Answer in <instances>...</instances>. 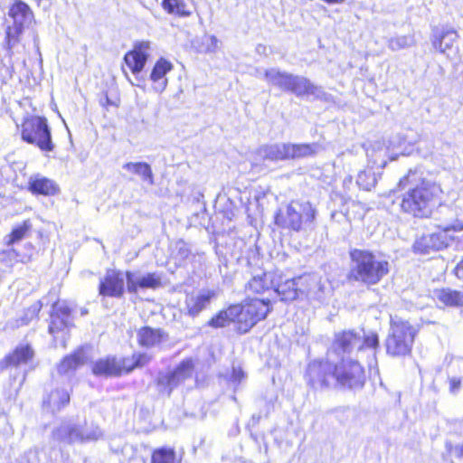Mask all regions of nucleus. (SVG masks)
<instances>
[{
	"label": "nucleus",
	"instance_id": "nucleus-24",
	"mask_svg": "<svg viewBox=\"0 0 463 463\" xmlns=\"http://www.w3.org/2000/svg\"><path fill=\"white\" fill-rule=\"evenodd\" d=\"M174 66L168 60L159 58L154 64L150 72V80L157 91H163L167 85L166 74L173 70Z\"/></svg>",
	"mask_w": 463,
	"mask_h": 463
},
{
	"label": "nucleus",
	"instance_id": "nucleus-34",
	"mask_svg": "<svg viewBox=\"0 0 463 463\" xmlns=\"http://www.w3.org/2000/svg\"><path fill=\"white\" fill-rule=\"evenodd\" d=\"M303 278V285L307 287L303 288L301 294H306L310 298L321 299L324 295V286L321 279L317 276H305Z\"/></svg>",
	"mask_w": 463,
	"mask_h": 463
},
{
	"label": "nucleus",
	"instance_id": "nucleus-6",
	"mask_svg": "<svg viewBox=\"0 0 463 463\" xmlns=\"http://www.w3.org/2000/svg\"><path fill=\"white\" fill-rule=\"evenodd\" d=\"M440 213L446 215L442 224L439 227L442 230V232L430 233L421 236L417 239L413 244V250L420 254H429L431 251L439 250L448 245V240L444 233L454 231H463V223L454 220L455 210L449 205H440Z\"/></svg>",
	"mask_w": 463,
	"mask_h": 463
},
{
	"label": "nucleus",
	"instance_id": "nucleus-26",
	"mask_svg": "<svg viewBox=\"0 0 463 463\" xmlns=\"http://www.w3.org/2000/svg\"><path fill=\"white\" fill-rule=\"evenodd\" d=\"M303 278L286 279L278 284L274 291L280 297L282 301H291L296 299L303 291Z\"/></svg>",
	"mask_w": 463,
	"mask_h": 463
},
{
	"label": "nucleus",
	"instance_id": "nucleus-48",
	"mask_svg": "<svg viewBox=\"0 0 463 463\" xmlns=\"http://www.w3.org/2000/svg\"><path fill=\"white\" fill-rule=\"evenodd\" d=\"M219 41L216 37L211 36L210 43L207 45L208 52H214L218 48Z\"/></svg>",
	"mask_w": 463,
	"mask_h": 463
},
{
	"label": "nucleus",
	"instance_id": "nucleus-12",
	"mask_svg": "<svg viewBox=\"0 0 463 463\" xmlns=\"http://www.w3.org/2000/svg\"><path fill=\"white\" fill-rule=\"evenodd\" d=\"M308 385L315 390H324L335 386L334 359L327 354L326 361L311 362L306 372Z\"/></svg>",
	"mask_w": 463,
	"mask_h": 463
},
{
	"label": "nucleus",
	"instance_id": "nucleus-38",
	"mask_svg": "<svg viewBox=\"0 0 463 463\" xmlns=\"http://www.w3.org/2000/svg\"><path fill=\"white\" fill-rule=\"evenodd\" d=\"M99 104L107 111L118 109L120 106L119 91L114 88L106 90L99 99Z\"/></svg>",
	"mask_w": 463,
	"mask_h": 463
},
{
	"label": "nucleus",
	"instance_id": "nucleus-55",
	"mask_svg": "<svg viewBox=\"0 0 463 463\" xmlns=\"http://www.w3.org/2000/svg\"><path fill=\"white\" fill-rule=\"evenodd\" d=\"M399 138V145L402 144V140H401V137H397Z\"/></svg>",
	"mask_w": 463,
	"mask_h": 463
},
{
	"label": "nucleus",
	"instance_id": "nucleus-20",
	"mask_svg": "<svg viewBox=\"0 0 463 463\" xmlns=\"http://www.w3.org/2000/svg\"><path fill=\"white\" fill-rule=\"evenodd\" d=\"M34 357V350L29 344L15 346L0 361V370L10 367H19L22 364L30 363Z\"/></svg>",
	"mask_w": 463,
	"mask_h": 463
},
{
	"label": "nucleus",
	"instance_id": "nucleus-29",
	"mask_svg": "<svg viewBox=\"0 0 463 463\" xmlns=\"http://www.w3.org/2000/svg\"><path fill=\"white\" fill-rule=\"evenodd\" d=\"M182 457L174 447L162 446L151 451L150 463H181Z\"/></svg>",
	"mask_w": 463,
	"mask_h": 463
},
{
	"label": "nucleus",
	"instance_id": "nucleus-56",
	"mask_svg": "<svg viewBox=\"0 0 463 463\" xmlns=\"http://www.w3.org/2000/svg\"><path fill=\"white\" fill-rule=\"evenodd\" d=\"M35 1L37 2L38 5H40L43 0H35Z\"/></svg>",
	"mask_w": 463,
	"mask_h": 463
},
{
	"label": "nucleus",
	"instance_id": "nucleus-21",
	"mask_svg": "<svg viewBox=\"0 0 463 463\" xmlns=\"http://www.w3.org/2000/svg\"><path fill=\"white\" fill-rule=\"evenodd\" d=\"M127 291L137 294L139 288H157L162 285L161 278L155 272L147 273L139 279H135L132 271H126Z\"/></svg>",
	"mask_w": 463,
	"mask_h": 463
},
{
	"label": "nucleus",
	"instance_id": "nucleus-45",
	"mask_svg": "<svg viewBox=\"0 0 463 463\" xmlns=\"http://www.w3.org/2000/svg\"><path fill=\"white\" fill-rule=\"evenodd\" d=\"M449 451L457 458L463 457V443L450 446V448H449Z\"/></svg>",
	"mask_w": 463,
	"mask_h": 463
},
{
	"label": "nucleus",
	"instance_id": "nucleus-33",
	"mask_svg": "<svg viewBox=\"0 0 463 463\" xmlns=\"http://www.w3.org/2000/svg\"><path fill=\"white\" fill-rule=\"evenodd\" d=\"M8 15L14 20V23L25 22L33 17V13L30 6L22 0H14L9 7Z\"/></svg>",
	"mask_w": 463,
	"mask_h": 463
},
{
	"label": "nucleus",
	"instance_id": "nucleus-3",
	"mask_svg": "<svg viewBox=\"0 0 463 463\" xmlns=\"http://www.w3.org/2000/svg\"><path fill=\"white\" fill-rule=\"evenodd\" d=\"M264 76L269 83L297 97L312 96L316 99L330 100V95L321 86L314 84L304 76L281 71L275 68L266 70Z\"/></svg>",
	"mask_w": 463,
	"mask_h": 463
},
{
	"label": "nucleus",
	"instance_id": "nucleus-17",
	"mask_svg": "<svg viewBox=\"0 0 463 463\" xmlns=\"http://www.w3.org/2000/svg\"><path fill=\"white\" fill-rule=\"evenodd\" d=\"M51 439L56 444L70 446L88 441L90 435L84 434L77 425L61 424L52 431Z\"/></svg>",
	"mask_w": 463,
	"mask_h": 463
},
{
	"label": "nucleus",
	"instance_id": "nucleus-2",
	"mask_svg": "<svg viewBox=\"0 0 463 463\" xmlns=\"http://www.w3.org/2000/svg\"><path fill=\"white\" fill-rule=\"evenodd\" d=\"M350 258V278L357 282L376 285L389 273V262L372 251L354 249L351 250Z\"/></svg>",
	"mask_w": 463,
	"mask_h": 463
},
{
	"label": "nucleus",
	"instance_id": "nucleus-1",
	"mask_svg": "<svg viewBox=\"0 0 463 463\" xmlns=\"http://www.w3.org/2000/svg\"><path fill=\"white\" fill-rule=\"evenodd\" d=\"M442 190L434 182L420 179L413 187H410L403 194L401 209L413 217L426 218L430 216L432 209L441 198Z\"/></svg>",
	"mask_w": 463,
	"mask_h": 463
},
{
	"label": "nucleus",
	"instance_id": "nucleus-23",
	"mask_svg": "<svg viewBox=\"0 0 463 463\" xmlns=\"http://www.w3.org/2000/svg\"><path fill=\"white\" fill-rule=\"evenodd\" d=\"M255 155L262 160H288L287 143H272L262 145L256 149Z\"/></svg>",
	"mask_w": 463,
	"mask_h": 463
},
{
	"label": "nucleus",
	"instance_id": "nucleus-47",
	"mask_svg": "<svg viewBox=\"0 0 463 463\" xmlns=\"http://www.w3.org/2000/svg\"><path fill=\"white\" fill-rule=\"evenodd\" d=\"M232 378L234 382L240 383L244 378V373L241 368H233Z\"/></svg>",
	"mask_w": 463,
	"mask_h": 463
},
{
	"label": "nucleus",
	"instance_id": "nucleus-37",
	"mask_svg": "<svg viewBox=\"0 0 463 463\" xmlns=\"http://www.w3.org/2000/svg\"><path fill=\"white\" fill-rule=\"evenodd\" d=\"M273 286L271 274L263 273L254 276L248 283V290L260 294Z\"/></svg>",
	"mask_w": 463,
	"mask_h": 463
},
{
	"label": "nucleus",
	"instance_id": "nucleus-52",
	"mask_svg": "<svg viewBox=\"0 0 463 463\" xmlns=\"http://www.w3.org/2000/svg\"><path fill=\"white\" fill-rule=\"evenodd\" d=\"M26 247L29 248L30 250L33 249V245L32 243H27Z\"/></svg>",
	"mask_w": 463,
	"mask_h": 463
},
{
	"label": "nucleus",
	"instance_id": "nucleus-42",
	"mask_svg": "<svg viewBox=\"0 0 463 463\" xmlns=\"http://www.w3.org/2000/svg\"><path fill=\"white\" fill-rule=\"evenodd\" d=\"M188 314L194 317L203 309V296H190L186 299Z\"/></svg>",
	"mask_w": 463,
	"mask_h": 463
},
{
	"label": "nucleus",
	"instance_id": "nucleus-27",
	"mask_svg": "<svg viewBox=\"0 0 463 463\" xmlns=\"http://www.w3.org/2000/svg\"><path fill=\"white\" fill-rule=\"evenodd\" d=\"M161 6L166 14L175 17H188L195 10L189 0H162Z\"/></svg>",
	"mask_w": 463,
	"mask_h": 463
},
{
	"label": "nucleus",
	"instance_id": "nucleus-46",
	"mask_svg": "<svg viewBox=\"0 0 463 463\" xmlns=\"http://www.w3.org/2000/svg\"><path fill=\"white\" fill-rule=\"evenodd\" d=\"M27 313H30V316L27 314L25 317L21 318V325H27L31 320L33 318H36L38 317V312H36L34 309L31 310L30 308L27 310Z\"/></svg>",
	"mask_w": 463,
	"mask_h": 463
},
{
	"label": "nucleus",
	"instance_id": "nucleus-14",
	"mask_svg": "<svg viewBox=\"0 0 463 463\" xmlns=\"http://www.w3.org/2000/svg\"><path fill=\"white\" fill-rule=\"evenodd\" d=\"M194 371L192 359L184 360L173 371L160 374L156 384L161 392L170 395L175 388L193 376Z\"/></svg>",
	"mask_w": 463,
	"mask_h": 463
},
{
	"label": "nucleus",
	"instance_id": "nucleus-5",
	"mask_svg": "<svg viewBox=\"0 0 463 463\" xmlns=\"http://www.w3.org/2000/svg\"><path fill=\"white\" fill-rule=\"evenodd\" d=\"M151 360L152 356L145 352H134L131 356L121 359L115 355H107L92 364L91 373L98 377H119L146 366Z\"/></svg>",
	"mask_w": 463,
	"mask_h": 463
},
{
	"label": "nucleus",
	"instance_id": "nucleus-41",
	"mask_svg": "<svg viewBox=\"0 0 463 463\" xmlns=\"http://www.w3.org/2000/svg\"><path fill=\"white\" fill-rule=\"evenodd\" d=\"M356 183L364 190L370 191L374 187L376 179L373 173L363 171L358 174Z\"/></svg>",
	"mask_w": 463,
	"mask_h": 463
},
{
	"label": "nucleus",
	"instance_id": "nucleus-31",
	"mask_svg": "<svg viewBox=\"0 0 463 463\" xmlns=\"http://www.w3.org/2000/svg\"><path fill=\"white\" fill-rule=\"evenodd\" d=\"M319 146L312 144H292L287 143L288 160L300 159L313 156L317 153Z\"/></svg>",
	"mask_w": 463,
	"mask_h": 463
},
{
	"label": "nucleus",
	"instance_id": "nucleus-16",
	"mask_svg": "<svg viewBox=\"0 0 463 463\" xmlns=\"http://www.w3.org/2000/svg\"><path fill=\"white\" fill-rule=\"evenodd\" d=\"M149 41H137L133 43L132 49L124 55V63L131 73H140L146 63L150 50Z\"/></svg>",
	"mask_w": 463,
	"mask_h": 463
},
{
	"label": "nucleus",
	"instance_id": "nucleus-53",
	"mask_svg": "<svg viewBox=\"0 0 463 463\" xmlns=\"http://www.w3.org/2000/svg\"><path fill=\"white\" fill-rule=\"evenodd\" d=\"M389 157L391 160H395L397 158V156L390 155Z\"/></svg>",
	"mask_w": 463,
	"mask_h": 463
},
{
	"label": "nucleus",
	"instance_id": "nucleus-9",
	"mask_svg": "<svg viewBox=\"0 0 463 463\" xmlns=\"http://www.w3.org/2000/svg\"><path fill=\"white\" fill-rule=\"evenodd\" d=\"M335 386L356 390L361 389L365 383L364 367L358 362V357L334 358Z\"/></svg>",
	"mask_w": 463,
	"mask_h": 463
},
{
	"label": "nucleus",
	"instance_id": "nucleus-43",
	"mask_svg": "<svg viewBox=\"0 0 463 463\" xmlns=\"http://www.w3.org/2000/svg\"><path fill=\"white\" fill-rule=\"evenodd\" d=\"M418 180L416 178V171L410 170L408 175L402 177L399 182V186L404 188L407 184H412Z\"/></svg>",
	"mask_w": 463,
	"mask_h": 463
},
{
	"label": "nucleus",
	"instance_id": "nucleus-39",
	"mask_svg": "<svg viewBox=\"0 0 463 463\" xmlns=\"http://www.w3.org/2000/svg\"><path fill=\"white\" fill-rule=\"evenodd\" d=\"M415 44L413 35H401L392 37L387 42V46L392 52H397L402 49L411 47Z\"/></svg>",
	"mask_w": 463,
	"mask_h": 463
},
{
	"label": "nucleus",
	"instance_id": "nucleus-50",
	"mask_svg": "<svg viewBox=\"0 0 463 463\" xmlns=\"http://www.w3.org/2000/svg\"><path fill=\"white\" fill-rule=\"evenodd\" d=\"M220 294V290H208L207 293H204V303Z\"/></svg>",
	"mask_w": 463,
	"mask_h": 463
},
{
	"label": "nucleus",
	"instance_id": "nucleus-49",
	"mask_svg": "<svg viewBox=\"0 0 463 463\" xmlns=\"http://www.w3.org/2000/svg\"><path fill=\"white\" fill-rule=\"evenodd\" d=\"M13 251L14 252L16 258H18L19 261L23 262V263H26L28 261H30L32 260V254H24V255H20L19 253H17L15 250H13Z\"/></svg>",
	"mask_w": 463,
	"mask_h": 463
},
{
	"label": "nucleus",
	"instance_id": "nucleus-19",
	"mask_svg": "<svg viewBox=\"0 0 463 463\" xmlns=\"http://www.w3.org/2000/svg\"><path fill=\"white\" fill-rule=\"evenodd\" d=\"M168 338V333L161 327L143 326L137 330V343L142 348L158 347Z\"/></svg>",
	"mask_w": 463,
	"mask_h": 463
},
{
	"label": "nucleus",
	"instance_id": "nucleus-7",
	"mask_svg": "<svg viewBox=\"0 0 463 463\" xmlns=\"http://www.w3.org/2000/svg\"><path fill=\"white\" fill-rule=\"evenodd\" d=\"M316 219V210L308 202H292L279 209L275 224L282 229L300 232L304 226L310 227Z\"/></svg>",
	"mask_w": 463,
	"mask_h": 463
},
{
	"label": "nucleus",
	"instance_id": "nucleus-18",
	"mask_svg": "<svg viewBox=\"0 0 463 463\" xmlns=\"http://www.w3.org/2000/svg\"><path fill=\"white\" fill-rule=\"evenodd\" d=\"M88 361L86 348L80 345L68 354H65L56 364V372L59 376L73 374Z\"/></svg>",
	"mask_w": 463,
	"mask_h": 463
},
{
	"label": "nucleus",
	"instance_id": "nucleus-30",
	"mask_svg": "<svg viewBox=\"0 0 463 463\" xmlns=\"http://www.w3.org/2000/svg\"><path fill=\"white\" fill-rule=\"evenodd\" d=\"M32 228L31 220H24L20 224L12 228L10 232L5 237L4 244L6 247L14 246L15 243L28 237L32 232Z\"/></svg>",
	"mask_w": 463,
	"mask_h": 463
},
{
	"label": "nucleus",
	"instance_id": "nucleus-36",
	"mask_svg": "<svg viewBox=\"0 0 463 463\" xmlns=\"http://www.w3.org/2000/svg\"><path fill=\"white\" fill-rule=\"evenodd\" d=\"M24 32V24L22 22L14 23L7 26L5 30V45L8 52H12L13 48L20 43L21 35Z\"/></svg>",
	"mask_w": 463,
	"mask_h": 463
},
{
	"label": "nucleus",
	"instance_id": "nucleus-8",
	"mask_svg": "<svg viewBox=\"0 0 463 463\" xmlns=\"http://www.w3.org/2000/svg\"><path fill=\"white\" fill-rule=\"evenodd\" d=\"M20 135L23 141L35 146L43 152L54 149L51 129L44 117L33 115L24 118L20 125Z\"/></svg>",
	"mask_w": 463,
	"mask_h": 463
},
{
	"label": "nucleus",
	"instance_id": "nucleus-35",
	"mask_svg": "<svg viewBox=\"0 0 463 463\" xmlns=\"http://www.w3.org/2000/svg\"><path fill=\"white\" fill-rule=\"evenodd\" d=\"M123 168L140 175L149 185H153L155 184L151 166L146 162H128L123 165Z\"/></svg>",
	"mask_w": 463,
	"mask_h": 463
},
{
	"label": "nucleus",
	"instance_id": "nucleus-40",
	"mask_svg": "<svg viewBox=\"0 0 463 463\" xmlns=\"http://www.w3.org/2000/svg\"><path fill=\"white\" fill-rule=\"evenodd\" d=\"M232 321H235V317L230 313L229 307L227 310L220 311L208 324L212 327L218 328L223 327Z\"/></svg>",
	"mask_w": 463,
	"mask_h": 463
},
{
	"label": "nucleus",
	"instance_id": "nucleus-51",
	"mask_svg": "<svg viewBox=\"0 0 463 463\" xmlns=\"http://www.w3.org/2000/svg\"><path fill=\"white\" fill-rule=\"evenodd\" d=\"M455 270L458 278H463V260L456 266Z\"/></svg>",
	"mask_w": 463,
	"mask_h": 463
},
{
	"label": "nucleus",
	"instance_id": "nucleus-22",
	"mask_svg": "<svg viewBox=\"0 0 463 463\" xmlns=\"http://www.w3.org/2000/svg\"><path fill=\"white\" fill-rule=\"evenodd\" d=\"M27 190L35 196L51 197L61 192L59 184L52 179L36 175L28 182Z\"/></svg>",
	"mask_w": 463,
	"mask_h": 463
},
{
	"label": "nucleus",
	"instance_id": "nucleus-15",
	"mask_svg": "<svg viewBox=\"0 0 463 463\" xmlns=\"http://www.w3.org/2000/svg\"><path fill=\"white\" fill-rule=\"evenodd\" d=\"M125 279V273L121 270L116 269H108L99 279L98 285L99 295L102 298H123L127 290Z\"/></svg>",
	"mask_w": 463,
	"mask_h": 463
},
{
	"label": "nucleus",
	"instance_id": "nucleus-44",
	"mask_svg": "<svg viewBox=\"0 0 463 463\" xmlns=\"http://www.w3.org/2000/svg\"><path fill=\"white\" fill-rule=\"evenodd\" d=\"M461 387V381L459 378L452 377L449 378V391L452 393H456Z\"/></svg>",
	"mask_w": 463,
	"mask_h": 463
},
{
	"label": "nucleus",
	"instance_id": "nucleus-4",
	"mask_svg": "<svg viewBox=\"0 0 463 463\" xmlns=\"http://www.w3.org/2000/svg\"><path fill=\"white\" fill-rule=\"evenodd\" d=\"M379 347V337L374 332H363V335L354 330H345L335 335L332 345L327 353L330 358L352 357L356 352V357L365 349L375 351Z\"/></svg>",
	"mask_w": 463,
	"mask_h": 463
},
{
	"label": "nucleus",
	"instance_id": "nucleus-32",
	"mask_svg": "<svg viewBox=\"0 0 463 463\" xmlns=\"http://www.w3.org/2000/svg\"><path fill=\"white\" fill-rule=\"evenodd\" d=\"M437 299L448 307H463V288L454 290L451 288H441L435 291Z\"/></svg>",
	"mask_w": 463,
	"mask_h": 463
},
{
	"label": "nucleus",
	"instance_id": "nucleus-11",
	"mask_svg": "<svg viewBox=\"0 0 463 463\" xmlns=\"http://www.w3.org/2000/svg\"><path fill=\"white\" fill-rule=\"evenodd\" d=\"M269 300L252 299L244 306L230 307V313L234 315L239 324V330L246 333L259 321L264 319L269 312Z\"/></svg>",
	"mask_w": 463,
	"mask_h": 463
},
{
	"label": "nucleus",
	"instance_id": "nucleus-13",
	"mask_svg": "<svg viewBox=\"0 0 463 463\" xmlns=\"http://www.w3.org/2000/svg\"><path fill=\"white\" fill-rule=\"evenodd\" d=\"M73 307L62 299L55 300L49 313L48 333L53 336L69 332L74 326Z\"/></svg>",
	"mask_w": 463,
	"mask_h": 463
},
{
	"label": "nucleus",
	"instance_id": "nucleus-25",
	"mask_svg": "<svg viewBox=\"0 0 463 463\" xmlns=\"http://www.w3.org/2000/svg\"><path fill=\"white\" fill-rule=\"evenodd\" d=\"M458 38V34L455 30H443L439 35H436L432 43L433 46L440 52L449 57L456 53L457 46H455Z\"/></svg>",
	"mask_w": 463,
	"mask_h": 463
},
{
	"label": "nucleus",
	"instance_id": "nucleus-10",
	"mask_svg": "<svg viewBox=\"0 0 463 463\" xmlns=\"http://www.w3.org/2000/svg\"><path fill=\"white\" fill-rule=\"evenodd\" d=\"M415 330L406 321L392 319L389 335L385 341L386 351L392 356L406 355L414 342Z\"/></svg>",
	"mask_w": 463,
	"mask_h": 463
},
{
	"label": "nucleus",
	"instance_id": "nucleus-54",
	"mask_svg": "<svg viewBox=\"0 0 463 463\" xmlns=\"http://www.w3.org/2000/svg\"><path fill=\"white\" fill-rule=\"evenodd\" d=\"M86 314H88V309L83 308V309L81 310V315H86Z\"/></svg>",
	"mask_w": 463,
	"mask_h": 463
},
{
	"label": "nucleus",
	"instance_id": "nucleus-28",
	"mask_svg": "<svg viewBox=\"0 0 463 463\" xmlns=\"http://www.w3.org/2000/svg\"><path fill=\"white\" fill-rule=\"evenodd\" d=\"M71 390H66L64 388H55L52 390L43 400V405L49 408L53 407L60 411L69 405L71 402Z\"/></svg>",
	"mask_w": 463,
	"mask_h": 463
}]
</instances>
